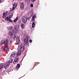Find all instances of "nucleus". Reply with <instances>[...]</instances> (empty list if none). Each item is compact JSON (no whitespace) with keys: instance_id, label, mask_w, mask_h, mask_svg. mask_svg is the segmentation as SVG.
<instances>
[{"instance_id":"obj_1","label":"nucleus","mask_w":79,"mask_h":79,"mask_svg":"<svg viewBox=\"0 0 79 79\" xmlns=\"http://www.w3.org/2000/svg\"><path fill=\"white\" fill-rule=\"evenodd\" d=\"M18 49H19V50L18 51L17 54V56H18L19 55H21V52H23L24 51V46H20L18 47Z\"/></svg>"},{"instance_id":"obj_2","label":"nucleus","mask_w":79,"mask_h":79,"mask_svg":"<svg viewBox=\"0 0 79 79\" xmlns=\"http://www.w3.org/2000/svg\"><path fill=\"white\" fill-rule=\"evenodd\" d=\"M8 43V40H6L5 41L4 40V39L2 40L1 41V45H2V44H4V45H7Z\"/></svg>"},{"instance_id":"obj_3","label":"nucleus","mask_w":79,"mask_h":79,"mask_svg":"<svg viewBox=\"0 0 79 79\" xmlns=\"http://www.w3.org/2000/svg\"><path fill=\"white\" fill-rule=\"evenodd\" d=\"M22 21L23 24H26L27 22V18L24 16L22 18Z\"/></svg>"},{"instance_id":"obj_4","label":"nucleus","mask_w":79,"mask_h":79,"mask_svg":"<svg viewBox=\"0 0 79 79\" xmlns=\"http://www.w3.org/2000/svg\"><path fill=\"white\" fill-rule=\"evenodd\" d=\"M10 63L9 62H6V63H5V64L4 66V67L6 69V68H8V66H10Z\"/></svg>"},{"instance_id":"obj_5","label":"nucleus","mask_w":79,"mask_h":79,"mask_svg":"<svg viewBox=\"0 0 79 79\" xmlns=\"http://www.w3.org/2000/svg\"><path fill=\"white\" fill-rule=\"evenodd\" d=\"M16 55V52H12L11 56L10 57L11 58H13V57H14V56H15Z\"/></svg>"},{"instance_id":"obj_6","label":"nucleus","mask_w":79,"mask_h":79,"mask_svg":"<svg viewBox=\"0 0 79 79\" xmlns=\"http://www.w3.org/2000/svg\"><path fill=\"white\" fill-rule=\"evenodd\" d=\"M20 6L21 10H23V9H24V4L23 3L21 2Z\"/></svg>"},{"instance_id":"obj_7","label":"nucleus","mask_w":79,"mask_h":79,"mask_svg":"<svg viewBox=\"0 0 79 79\" xmlns=\"http://www.w3.org/2000/svg\"><path fill=\"white\" fill-rule=\"evenodd\" d=\"M27 42H28V39L26 38L24 40V43L25 44H26Z\"/></svg>"},{"instance_id":"obj_8","label":"nucleus","mask_w":79,"mask_h":79,"mask_svg":"<svg viewBox=\"0 0 79 79\" xmlns=\"http://www.w3.org/2000/svg\"><path fill=\"white\" fill-rule=\"evenodd\" d=\"M18 58H16L15 59L14 62V64H16V63H18Z\"/></svg>"},{"instance_id":"obj_9","label":"nucleus","mask_w":79,"mask_h":79,"mask_svg":"<svg viewBox=\"0 0 79 79\" xmlns=\"http://www.w3.org/2000/svg\"><path fill=\"white\" fill-rule=\"evenodd\" d=\"M17 6V4L16 3H15L13 4V8L15 9L16 8Z\"/></svg>"},{"instance_id":"obj_10","label":"nucleus","mask_w":79,"mask_h":79,"mask_svg":"<svg viewBox=\"0 0 79 79\" xmlns=\"http://www.w3.org/2000/svg\"><path fill=\"white\" fill-rule=\"evenodd\" d=\"M5 49H6V50L7 51H9L10 50V49L8 48V47L7 46H6V47L4 48V50H5Z\"/></svg>"},{"instance_id":"obj_11","label":"nucleus","mask_w":79,"mask_h":79,"mask_svg":"<svg viewBox=\"0 0 79 79\" xmlns=\"http://www.w3.org/2000/svg\"><path fill=\"white\" fill-rule=\"evenodd\" d=\"M21 27L22 29L24 28V24L23 23H21Z\"/></svg>"},{"instance_id":"obj_12","label":"nucleus","mask_w":79,"mask_h":79,"mask_svg":"<svg viewBox=\"0 0 79 79\" xmlns=\"http://www.w3.org/2000/svg\"><path fill=\"white\" fill-rule=\"evenodd\" d=\"M3 69V63L0 64V69Z\"/></svg>"},{"instance_id":"obj_13","label":"nucleus","mask_w":79,"mask_h":79,"mask_svg":"<svg viewBox=\"0 0 79 79\" xmlns=\"http://www.w3.org/2000/svg\"><path fill=\"white\" fill-rule=\"evenodd\" d=\"M13 14L12 13H11V14H10V15H9V18H12V17H13Z\"/></svg>"},{"instance_id":"obj_14","label":"nucleus","mask_w":79,"mask_h":79,"mask_svg":"<svg viewBox=\"0 0 79 79\" xmlns=\"http://www.w3.org/2000/svg\"><path fill=\"white\" fill-rule=\"evenodd\" d=\"M20 67V64H18L16 67V69H18V68H19Z\"/></svg>"},{"instance_id":"obj_15","label":"nucleus","mask_w":79,"mask_h":79,"mask_svg":"<svg viewBox=\"0 0 79 79\" xmlns=\"http://www.w3.org/2000/svg\"><path fill=\"white\" fill-rule=\"evenodd\" d=\"M20 67V64H18L16 67V69H18V68H19Z\"/></svg>"},{"instance_id":"obj_16","label":"nucleus","mask_w":79,"mask_h":79,"mask_svg":"<svg viewBox=\"0 0 79 79\" xmlns=\"http://www.w3.org/2000/svg\"><path fill=\"white\" fill-rule=\"evenodd\" d=\"M18 17H16L13 21V22L14 23H15L16 21H17V20H18Z\"/></svg>"},{"instance_id":"obj_17","label":"nucleus","mask_w":79,"mask_h":79,"mask_svg":"<svg viewBox=\"0 0 79 79\" xmlns=\"http://www.w3.org/2000/svg\"><path fill=\"white\" fill-rule=\"evenodd\" d=\"M35 23H34L33 22L32 25V27L34 28V27H35Z\"/></svg>"},{"instance_id":"obj_18","label":"nucleus","mask_w":79,"mask_h":79,"mask_svg":"<svg viewBox=\"0 0 79 79\" xmlns=\"http://www.w3.org/2000/svg\"><path fill=\"white\" fill-rule=\"evenodd\" d=\"M39 62H35V64L34 65V67H35V66H37V64H39Z\"/></svg>"},{"instance_id":"obj_19","label":"nucleus","mask_w":79,"mask_h":79,"mask_svg":"<svg viewBox=\"0 0 79 79\" xmlns=\"http://www.w3.org/2000/svg\"><path fill=\"white\" fill-rule=\"evenodd\" d=\"M9 34L10 36H13V33L11 32H9Z\"/></svg>"},{"instance_id":"obj_20","label":"nucleus","mask_w":79,"mask_h":79,"mask_svg":"<svg viewBox=\"0 0 79 79\" xmlns=\"http://www.w3.org/2000/svg\"><path fill=\"white\" fill-rule=\"evenodd\" d=\"M9 19H8V17H7L5 19V20L6 21H7Z\"/></svg>"},{"instance_id":"obj_21","label":"nucleus","mask_w":79,"mask_h":79,"mask_svg":"<svg viewBox=\"0 0 79 79\" xmlns=\"http://www.w3.org/2000/svg\"><path fill=\"white\" fill-rule=\"evenodd\" d=\"M16 39H17V38H16V35H14V40H16Z\"/></svg>"},{"instance_id":"obj_22","label":"nucleus","mask_w":79,"mask_h":79,"mask_svg":"<svg viewBox=\"0 0 79 79\" xmlns=\"http://www.w3.org/2000/svg\"><path fill=\"white\" fill-rule=\"evenodd\" d=\"M8 20L10 22H11V23H13V21H12L11 19H9Z\"/></svg>"},{"instance_id":"obj_23","label":"nucleus","mask_w":79,"mask_h":79,"mask_svg":"<svg viewBox=\"0 0 79 79\" xmlns=\"http://www.w3.org/2000/svg\"><path fill=\"white\" fill-rule=\"evenodd\" d=\"M6 17V15H5V13H3V18H5Z\"/></svg>"},{"instance_id":"obj_24","label":"nucleus","mask_w":79,"mask_h":79,"mask_svg":"<svg viewBox=\"0 0 79 79\" xmlns=\"http://www.w3.org/2000/svg\"><path fill=\"white\" fill-rule=\"evenodd\" d=\"M16 41L19 42V38H16Z\"/></svg>"},{"instance_id":"obj_25","label":"nucleus","mask_w":79,"mask_h":79,"mask_svg":"<svg viewBox=\"0 0 79 79\" xmlns=\"http://www.w3.org/2000/svg\"><path fill=\"white\" fill-rule=\"evenodd\" d=\"M33 18H36V15H35L33 16L32 17Z\"/></svg>"},{"instance_id":"obj_26","label":"nucleus","mask_w":79,"mask_h":79,"mask_svg":"<svg viewBox=\"0 0 79 79\" xmlns=\"http://www.w3.org/2000/svg\"><path fill=\"white\" fill-rule=\"evenodd\" d=\"M10 11H13V10H15V9L13 7L12 8H11L10 9Z\"/></svg>"},{"instance_id":"obj_27","label":"nucleus","mask_w":79,"mask_h":79,"mask_svg":"<svg viewBox=\"0 0 79 79\" xmlns=\"http://www.w3.org/2000/svg\"><path fill=\"white\" fill-rule=\"evenodd\" d=\"M33 23H34L35 24H37V21H33Z\"/></svg>"},{"instance_id":"obj_28","label":"nucleus","mask_w":79,"mask_h":79,"mask_svg":"<svg viewBox=\"0 0 79 79\" xmlns=\"http://www.w3.org/2000/svg\"><path fill=\"white\" fill-rule=\"evenodd\" d=\"M12 32H15V30L14 29H13Z\"/></svg>"},{"instance_id":"obj_29","label":"nucleus","mask_w":79,"mask_h":79,"mask_svg":"<svg viewBox=\"0 0 79 79\" xmlns=\"http://www.w3.org/2000/svg\"><path fill=\"white\" fill-rule=\"evenodd\" d=\"M32 21H34L35 20V19L34 18H32L31 19Z\"/></svg>"},{"instance_id":"obj_30","label":"nucleus","mask_w":79,"mask_h":79,"mask_svg":"<svg viewBox=\"0 0 79 79\" xmlns=\"http://www.w3.org/2000/svg\"><path fill=\"white\" fill-rule=\"evenodd\" d=\"M30 6L31 7H32L33 6V5L32 4H31Z\"/></svg>"},{"instance_id":"obj_31","label":"nucleus","mask_w":79,"mask_h":79,"mask_svg":"<svg viewBox=\"0 0 79 79\" xmlns=\"http://www.w3.org/2000/svg\"><path fill=\"white\" fill-rule=\"evenodd\" d=\"M11 43H12V41H10V43L9 44L10 45H11Z\"/></svg>"},{"instance_id":"obj_32","label":"nucleus","mask_w":79,"mask_h":79,"mask_svg":"<svg viewBox=\"0 0 79 79\" xmlns=\"http://www.w3.org/2000/svg\"><path fill=\"white\" fill-rule=\"evenodd\" d=\"M32 42V40H30V43H31Z\"/></svg>"},{"instance_id":"obj_33","label":"nucleus","mask_w":79,"mask_h":79,"mask_svg":"<svg viewBox=\"0 0 79 79\" xmlns=\"http://www.w3.org/2000/svg\"><path fill=\"white\" fill-rule=\"evenodd\" d=\"M16 42L17 43V44H19V42H18V41H16Z\"/></svg>"},{"instance_id":"obj_34","label":"nucleus","mask_w":79,"mask_h":79,"mask_svg":"<svg viewBox=\"0 0 79 79\" xmlns=\"http://www.w3.org/2000/svg\"><path fill=\"white\" fill-rule=\"evenodd\" d=\"M32 2H35V1L36 0H31Z\"/></svg>"},{"instance_id":"obj_35","label":"nucleus","mask_w":79,"mask_h":79,"mask_svg":"<svg viewBox=\"0 0 79 79\" xmlns=\"http://www.w3.org/2000/svg\"><path fill=\"white\" fill-rule=\"evenodd\" d=\"M26 2H29V1H30V0H26Z\"/></svg>"},{"instance_id":"obj_36","label":"nucleus","mask_w":79,"mask_h":79,"mask_svg":"<svg viewBox=\"0 0 79 79\" xmlns=\"http://www.w3.org/2000/svg\"><path fill=\"white\" fill-rule=\"evenodd\" d=\"M6 13H8V11H6Z\"/></svg>"},{"instance_id":"obj_37","label":"nucleus","mask_w":79,"mask_h":79,"mask_svg":"<svg viewBox=\"0 0 79 79\" xmlns=\"http://www.w3.org/2000/svg\"><path fill=\"white\" fill-rule=\"evenodd\" d=\"M0 2H1V0H0Z\"/></svg>"},{"instance_id":"obj_38","label":"nucleus","mask_w":79,"mask_h":79,"mask_svg":"<svg viewBox=\"0 0 79 79\" xmlns=\"http://www.w3.org/2000/svg\"><path fill=\"white\" fill-rule=\"evenodd\" d=\"M16 30V28L15 29V30Z\"/></svg>"}]
</instances>
